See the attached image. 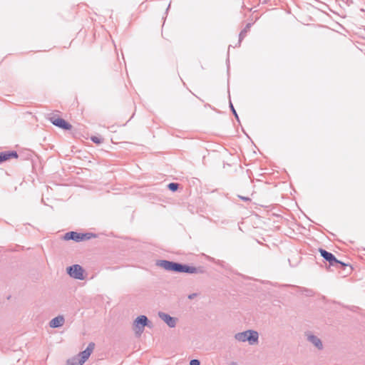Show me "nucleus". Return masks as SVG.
Listing matches in <instances>:
<instances>
[{"label":"nucleus","instance_id":"nucleus-3","mask_svg":"<svg viewBox=\"0 0 365 365\" xmlns=\"http://www.w3.org/2000/svg\"><path fill=\"white\" fill-rule=\"evenodd\" d=\"M146 326H150L148 317L145 315L138 317L133 322V331L135 336H140Z\"/></svg>","mask_w":365,"mask_h":365},{"label":"nucleus","instance_id":"nucleus-2","mask_svg":"<svg viewBox=\"0 0 365 365\" xmlns=\"http://www.w3.org/2000/svg\"><path fill=\"white\" fill-rule=\"evenodd\" d=\"M319 252L321 256L329 262V266H332L336 268H342L348 265L347 264L338 260L332 253L322 248H319Z\"/></svg>","mask_w":365,"mask_h":365},{"label":"nucleus","instance_id":"nucleus-8","mask_svg":"<svg viewBox=\"0 0 365 365\" xmlns=\"http://www.w3.org/2000/svg\"><path fill=\"white\" fill-rule=\"evenodd\" d=\"M50 120L54 125L66 130H71L72 128V125L70 123L61 118H56L52 117L50 118Z\"/></svg>","mask_w":365,"mask_h":365},{"label":"nucleus","instance_id":"nucleus-19","mask_svg":"<svg viewBox=\"0 0 365 365\" xmlns=\"http://www.w3.org/2000/svg\"><path fill=\"white\" fill-rule=\"evenodd\" d=\"M230 108H231V110H232V113L235 115V118H236L237 120H239L238 115H237V112H236L235 109L234 108V107H233V106H232V103L231 102L230 103Z\"/></svg>","mask_w":365,"mask_h":365},{"label":"nucleus","instance_id":"nucleus-6","mask_svg":"<svg viewBox=\"0 0 365 365\" xmlns=\"http://www.w3.org/2000/svg\"><path fill=\"white\" fill-rule=\"evenodd\" d=\"M205 270L203 267H195L180 263V273L185 272L189 274H202L205 272Z\"/></svg>","mask_w":365,"mask_h":365},{"label":"nucleus","instance_id":"nucleus-1","mask_svg":"<svg viewBox=\"0 0 365 365\" xmlns=\"http://www.w3.org/2000/svg\"><path fill=\"white\" fill-rule=\"evenodd\" d=\"M234 337L240 342L247 341L249 344L254 345L258 343L259 334L255 330H247L235 334Z\"/></svg>","mask_w":365,"mask_h":365},{"label":"nucleus","instance_id":"nucleus-13","mask_svg":"<svg viewBox=\"0 0 365 365\" xmlns=\"http://www.w3.org/2000/svg\"><path fill=\"white\" fill-rule=\"evenodd\" d=\"M80 236H81V233L71 231V232H66L64 235L63 239L66 240H72L75 242H81V241H82V237H80Z\"/></svg>","mask_w":365,"mask_h":365},{"label":"nucleus","instance_id":"nucleus-18","mask_svg":"<svg viewBox=\"0 0 365 365\" xmlns=\"http://www.w3.org/2000/svg\"><path fill=\"white\" fill-rule=\"evenodd\" d=\"M91 234L90 233H81V236L80 237H82V241L83 240H89L91 238Z\"/></svg>","mask_w":365,"mask_h":365},{"label":"nucleus","instance_id":"nucleus-20","mask_svg":"<svg viewBox=\"0 0 365 365\" xmlns=\"http://www.w3.org/2000/svg\"><path fill=\"white\" fill-rule=\"evenodd\" d=\"M190 365H200V362L198 359H192L190 361Z\"/></svg>","mask_w":365,"mask_h":365},{"label":"nucleus","instance_id":"nucleus-22","mask_svg":"<svg viewBox=\"0 0 365 365\" xmlns=\"http://www.w3.org/2000/svg\"><path fill=\"white\" fill-rule=\"evenodd\" d=\"M230 365H239L237 362L232 361L230 364Z\"/></svg>","mask_w":365,"mask_h":365},{"label":"nucleus","instance_id":"nucleus-12","mask_svg":"<svg viewBox=\"0 0 365 365\" xmlns=\"http://www.w3.org/2000/svg\"><path fill=\"white\" fill-rule=\"evenodd\" d=\"M64 322V317L62 315H58V317H54L50 321L49 326L51 328H58L62 327Z\"/></svg>","mask_w":365,"mask_h":365},{"label":"nucleus","instance_id":"nucleus-10","mask_svg":"<svg viewBox=\"0 0 365 365\" xmlns=\"http://www.w3.org/2000/svg\"><path fill=\"white\" fill-rule=\"evenodd\" d=\"M95 347V344L93 342H91L88 344L87 348L80 352L78 355L80 356V358L82 359V361L86 362V361L89 358L91 353L93 352Z\"/></svg>","mask_w":365,"mask_h":365},{"label":"nucleus","instance_id":"nucleus-7","mask_svg":"<svg viewBox=\"0 0 365 365\" xmlns=\"http://www.w3.org/2000/svg\"><path fill=\"white\" fill-rule=\"evenodd\" d=\"M305 335L307 336V341L312 344L317 349H323L324 346L322 341L317 336L314 335L311 332H307L305 334Z\"/></svg>","mask_w":365,"mask_h":365},{"label":"nucleus","instance_id":"nucleus-16","mask_svg":"<svg viewBox=\"0 0 365 365\" xmlns=\"http://www.w3.org/2000/svg\"><path fill=\"white\" fill-rule=\"evenodd\" d=\"M168 187L170 190L175 192L179 187V184L175 182H170L168 184Z\"/></svg>","mask_w":365,"mask_h":365},{"label":"nucleus","instance_id":"nucleus-23","mask_svg":"<svg viewBox=\"0 0 365 365\" xmlns=\"http://www.w3.org/2000/svg\"><path fill=\"white\" fill-rule=\"evenodd\" d=\"M242 200H249L250 199L248 197H242Z\"/></svg>","mask_w":365,"mask_h":365},{"label":"nucleus","instance_id":"nucleus-14","mask_svg":"<svg viewBox=\"0 0 365 365\" xmlns=\"http://www.w3.org/2000/svg\"><path fill=\"white\" fill-rule=\"evenodd\" d=\"M250 24L246 25V26L241 31L239 35L238 45L240 46L243 38L246 36L247 33L250 30Z\"/></svg>","mask_w":365,"mask_h":365},{"label":"nucleus","instance_id":"nucleus-4","mask_svg":"<svg viewBox=\"0 0 365 365\" xmlns=\"http://www.w3.org/2000/svg\"><path fill=\"white\" fill-rule=\"evenodd\" d=\"M156 264L165 270L180 273V263L163 259L158 260Z\"/></svg>","mask_w":365,"mask_h":365},{"label":"nucleus","instance_id":"nucleus-15","mask_svg":"<svg viewBox=\"0 0 365 365\" xmlns=\"http://www.w3.org/2000/svg\"><path fill=\"white\" fill-rule=\"evenodd\" d=\"M70 365H83L85 362L82 361V359L80 358L78 355L75 357H73L68 361Z\"/></svg>","mask_w":365,"mask_h":365},{"label":"nucleus","instance_id":"nucleus-5","mask_svg":"<svg viewBox=\"0 0 365 365\" xmlns=\"http://www.w3.org/2000/svg\"><path fill=\"white\" fill-rule=\"evenodd\" d=\"M66 270L67 273L74 279L81 280H83L84 279V269L79 264H73L72 266L68 267Z\"/></svg>","mask_w":365,"mask_h":365},{"label":"nucleus","instance_id":"nucleus-11","mask_svg":"<svg viewBox=\"0 0 365 365\" xmlns=\"http://www.w3.org/2000/svg\"><path fill=\"white\" fill-rule=\"evenodd\" d=\"M18 153L16 151H4L0 153V163L6 161L12 158H17Z\"/></svg>","mask_w":365,"mask_h":365},{"label":"nucleus","instance_id":"nucleus-17","mask_svg":"<svg viewBox=\"0 0 365 365\" xmlns=\"http://www.w3.org/2000/svg\"><path fill=\"white\" fill-rule=\"evenodd\" d=\"M91 140L96 143V144H101L103 143V139L101 138L97 137V136H92L91 138Z\"/></svg>","mask_w":365,"mask_h":365},{"label":"nucleus","instance_id":"nucleus-21","mask_svg":"<svg viewBox=\"0 0 365 365\" xmlns=\"http://www.w3.org/2000/svg\"><path fill=\"white\" fill-rule=\"evenodd\" d=\"M197 296V293H192L188 295V299H193L195 297Z\"/></svg>","mask_w":365,"mask_h":365},{"label":"nucleus","instance_id":"nucleus-9","mask_svg":"<svg viewBox=\"0 0 365 365\" xmlns=\"http://www.w3.org/2000/svg\"><path fill=\"white\" fill-rule=\"evenodd\" d=\"M158 316L162 320H163L168 324V326L169 327L173 328L176 326V324H177L176 318L170 316L169 314H168L165 312H159Z\"/></svg>","mask_w":365,"mask_h":365}]
</instances>
